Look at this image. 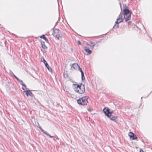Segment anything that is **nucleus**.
Listing matches in <instances>:
<instances>
[{
    "instance_id": "obj_22",
    "label": "nucleus",
    "mask_w": 152,
    "mask_h": 152,
    "mask_svg": "<svg viewBox=\"0 0 152 152\" xmlns=\"http://www.w3.org/2000/svg\"><path fill=\"white\" fill-rule=\"evenodd\" d=\"M77 42H78V45H81V42L80 41L78 40V41H77Z\"/></svg>"
},
{
    "instance_id": "obj_1",
    "label": "nucleus",
    "mask_w": 152,
    "mask_h": 152,
    "mask_svg": "<svg viewBox=\"0 0 152 152\" xmlns=\"http://www.w3.org/2000/svg\"><path fill=\"white\" fill-rule=\"evenodd\" d=\"M121 12H122V14L124 15V18L125 19V21L127 22L131 18V15L132 12L128 9V7L125 4H123V9L122 10L121 3H120Z\"/></svg>"
},
{
    "instance_id": "obj_20",
    "label": "nucleus",
    "mask_w": 152,
    "mask_h": 152,
    "mask_svg": "<svg viewBox=\"0 0 152 152\" xmlns=\"http://www.w3.org/2000/svg\"><path fill=\"white\" fill-rule=\"evenodd\" d=\"M12 74L14 77H15L17 80L19 81V79L18 77H17L13 73H12Z\"/></svg>"
},
{
    "instance_id": "obj_13",
    "label": "nucleus",
    "mask_w": 152,
    "mask_h": 152,
    "mask_svg": "<svg viewBox=\"0 0 152 152\" xmlns=\"http://www.w3.org/2000/svg\"><path fill=\"white\" fill-rule=\"evenodd\" d=\"M40 38L44 39L47 43H49L48 40L44 35H42L40 37Z\"/></svg>"
},
{
    "instance_id": "obj_23",
    "label": "nucleus",
    "mask_w": 152,
    "mask_h": 152,
    "mask_svg": "<svg viewBox=\"0 0 152 152\" xmlns=\"http://www.w3.org/2000/svg\"><path fill=\"white\" fill-rule=\"evenodd\" d=\"M140 152H144V151L142 150L141 149L140 150Z\"/></svg>"
},
{
    "instance_id": "obj_8",
    "label": "nucleus",
    "mask_w": 152,
    "mask_h": 152,
    "mask_svg": "<svg viewBox=\"0 0 152 152\" xmlns=\"http://www.w3.org/2000/svg\"><path fill=\"white\" fill-rule=\"evenodd\" d=\"M129 135L132 140H136L137 138L136 135L134 134L131 132L129 133Z\"/></svg>"
},
{
    "instance_id": "obj_16",
    "label": "nucleus",
    "mask_w": 152,
    "mask_h": 152,
    "mask_svg": "<svg viewBox=\"0 0 152 152\" xmlns=\"http://www.w3.org/2000/svg\"><path fill=\"white\" fill-rule=\"evenodd\" d=\"M20 83L25 88H26V86L23 83V81L22 80H20Z\"/></svg>"
},
{
    "instance_id": "obj_5",
    "label": "nucleus",
    "mask_w": 152,
    "mask_h": 152,
    "mask_svg": "<svg viewBox=\"0 0 152 152\" xmlns=\"http://www.w3.org/2000/svg\"><path fill=\"white\" fill-rule=\"evenodd\" d=\"M103 111L105 115L108 117H110L112 114L113 113V111H110V109L107 107H104Z\"/></svg>"
},
{
    "instance_id": "obj_19",
    "label": "nucleus",
    "mask_w": 152,
    "mask_h": 152,
    "mask_svg": "<svg viewBox=\"0 0 152 152\" xmlns=\"http://www.w3.org/2000/svg\"><path fill=\"white\" fill-rule=\"evenodd\" d=\"M95 44L93 42H91L90 45V46L91 47H93L95 46Z\"/></svg>"
},
{
    "instance_id": "obj_3",
    "label": "nucleus",
    "mask_w": 152,
    "mask_h": 152,
    "mask_svg": "<svg viewBox=\"0 0 152 152\" xmlns=\"http://www.w3.org/2000/svg\"><path fill=\"white\" fill-rule=\"evenodd\" d=\"M88 99L87 96L83 97L77 99V102L79 104L83 105H87L88 103Z\"/></svg>"
},
{
    "instance_id": "obj_15",
    "label": "nucleus",
    "mask_w": 152,
    "mask_h": 152,
    "mask_svg": "<svg viewBox=\"0 0 152 152\" xmlns=\"http://www.w3.org/2000/svg\"><path fill=\"white\" fill-rule=\"evenodd\" d=\"M85 51L86 52H87V53H88V54H87V55H88L89 54H91L92 53L91 50H90L89 48L85 49Z\"/></svg>"
},
{
    "instance_id": "obj_10",
    "label": "nucleus",
    "mask_w": 152,
    "mask_h": 152,
    "mask_svg": "<svg viewBox=\"0 0 152 152\" xmlns=\"http://www.w3.org/2000/svg\"><path fill=\"white\" fill-rule=\"evenodd\" d=\"M40 129L41 131L43 132L45 134L47 135V136H49L50 138H53V136H51L49 134L47 133L41 127V126H39L38 127Z\"/></svg>"
},
{
    "instance_id": "obj_9",
    "label": "nucleus",
    "mask_w": 152,
    "mask_h": 152,
    "mask_svg": "<svg viewBox=\"0 0 152 152\" xmlns=\"http://www.w3.org/2000/svg\"><path fill=\"white\" fill-rule=\"evenodd\" d=\"M23 92L25 93L27 96H34V95L30 90L24 91Z\"/></svg>"
},
{
    "instance_id": "obj_6",
    "label": "nucleus",
    "mask_w": 152,
    "mask_h": 152,
    "mask_svg": "<svg viewBox=\"0 0 152 152\" xmlns=\"http://www.w3.org/2000/svg\"><path fill=\"white\" fill-rule=\"evenodd\" d=\"M60 33L61 31L58 29L55 28L54 30V32L53 33V34L54 36L59 39Z\"/></svg>"
},
{
    "instance_id": "obj_18",
    "label": "nucleus",
    "mask_w": 152,
    "mask_h": 152,
    "mask_svg": "<svg viewBox=\"0 0 152 152\" xmlns=\"http://www.w3.org/2000/svg\"><path fill=\"white\" fill-rule=\"evenodd\" d=\"M78 69L81 72V73H84L83 72V71L82 70V69L80 67V66H79L78 67Z\"/></svg>"
},
{
    "instance_id": "obj_24",
    "label": "nucleus",
    "mask_w": 152,
    "mask_h": 152,
    "mask_svg": "<svg viewBox=\"0 0 152 152\" xmlns=\"http://www.w3.org/2000/svg\"><path fill=\"white\" fill-rule=\"evenodd\" d=\"M22 89L23 90H24V91H25V88H24L23 87H22Z\"/></svg>"
},
{
    "instance_id": "obj_17",
    "label": "nucleus",
    "mask_w": 152,
    "mask_h": 152,
    "mask_svg": "<svg viewBox=\"0 0 152 152\" xmlns=\"http://www.w3.org/2000/svg\"><path fill=\"white\" fill-rule=\"evenodd\" d=\"M81 79L82 80H83L85 79V77L84 75V73H81Z\"/></svg>"
},
{
    "instance_id": "obj_21",
    "label": "nucleus",
    "mask_w": 152,
    "mask_h": 152,
    "mask_svg": "<svg viewBox=\"0 0 152 152\" xmlns=\"http://www.w3.org/2000/svg\"><path fill=\"white\" fill-rule=\"evenodd\" d=\"M64 77H67L68 75L67 74H64Z\"/></svg>"
},
{
    "instance_id": "obj_4",
    "label": "nucleus",
    "mask_w": 152,
    "mask_h": 152,
    "mask_svg": "<svg viewBox=\"0 0 152 152\" xmlns=\"http://www.w3.org/2000/svg\"><path fill=\"white\" fill-rule=\"evenodd\" d=\"M124 19V18H123V14H122V12H121L119 15V18L117 19L116 21L115 22V25L113 26V29L118 28L119 27V23L123 22Z\"/></svg>"
},
{
    "instance_id": "obj_11",
    "label": "nucleus",
    "mask_w": 152,
    "mask_h": 152,
    "mask_svg": "<svg viewBox=\"0 0 152 152\" xmlns=\"http://www.w3.org/2000/svg\"><path fill=\"white\" fill-rule=\"evenodd\" d=\"M70 65L71 66V68H73L75 69H77L79 66L77 64L75 63L72 64H70Z\"/></svg>"
},
{
    "instance_id": "obj_12",
    "label": "nucleus",
    "mask_w": 152,
    "mask_h": 152,
    "mask_svg": "<svg viewBox=\"0 0 152 152\" xmlns=\"http://www.w3.org/2000/svg\"><path fill=\"white\" fill-rule=\"evenodd\" d=\"M110 118V119L114 122H116V120L117 119L118 117L117 116H113L112 115L110 117H109Z\"/></svg>"
},
{
    "instance_id": "obj_2",
    "label": "nucleus",
    "mask_w": 152,
    "mask_h": 152,
    "mask_svg": "<svg viewBox=\"0 0 152 152\" xmlns=\"http://www.w3.org/2000/svg\"><path fill=\"white\" fill-rule=\"evenodd\" d=\"M73 86L74 89L76 92L80 94H83L85 92L84 85L81 83L79 84H74Z\"/></svg>"
},
{
    "instance_id": "obj_7",
    "label": "nucleus",
    "mask_w": 152,
    "mask_h": 152,
    "mask_svg": "<svg viewBox=\"0 0 152 152\" xmlns=\"http://www.w3.org/2000/svg\"><path fill=\"white\" fill-rule=\"evenodd\" d=\"M41 60L42 62H43L44 63L45 66L47 67L48 70L49 71L51 72L52 71L51 68L49 66L46 61L45 60L43 57H42L41 58Z\"/></svg>"
},
{
    "instance_id": "obj_14",
    "label": "nucleus",
    "mask_w": 152,
    "mask_h": 152,
    "mask_svg": "<svg viewBox=\"0 0 152 152\" xmlns=\"http://www.w3.org/2000/svg\"><path fill=\"white\" fill-rule=\"evenodd\" d=\"M41 44L42 46V47L43 49H44L45 50L47 49L48 48L45 44L44 42H41Z\"/></svg>"
},
{
    "instance_id": "obj_25",
    "label": "nucleus",
    "mask_w": 152,
    "mask_h": 152,
    "mask_svg": "<svg viewBox=\"0 0 152 152\" xmlns=\"http://www.w3.org/2000/svg\"><path fill=\"white\" fill-rule=\"evenodd\" d=\"M130 22H128V24H129V23H130Z\"/></svg>"
}]
</instances>
